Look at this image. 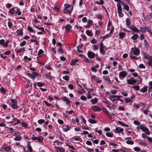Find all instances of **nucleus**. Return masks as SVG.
Wrapping results in <instances>:
<instances>
[{
	"mask_svg": "<svg viewBox=\"0 0 152 152\" xmlns=\"http://www.w3.org/2000/svg\"><path fill=\"white\" fill-rule=\"evenodd\" d=\"M97 42V41L95 38L92 39L91 40V43L92 44H95Z\"/></svg>",
	"mask_w": 152,
	"mask_h": 152,
	"instance_id": "obj_57",
	"label": "nucleus"
},
{
	"mask_svg": "<svg viewBox=\"0 0 152 152\" xmlns=\"http://www.w3.org/2000/svg\"><path fill=\"white\" fill-rule=\"evenodd\" d=\"M44 52L43 50L42 49H40L38 52V55L39 56H42V54Z\"/></svg>",
	"mask_w": 152,
	"mask_h": 152,
	"instance_id": "obj_46",
	"label": "nucleus"
},
{
	"mask_svg": "<svg viewBox=\"0 0 152 152\" xmlns=\"http://www.w3.org/2000/svg\"><path fill=\"white\" fill-rule=\"evenodd\" d=\"M127 75V73L125 71H123L119 73V77L120 79L123 80Z\"/></svg>",
	"mask_w": 152,
	"mask_h": 152,
	"instance_id": "obj_2",
	"label": "nucleus"
},
{
	"mask_svg": "<svg viewBox=\"0 0 152 152\" xmlns=\"http://www.w3.org/2000/svg\"><path fill=\"white\" fill-rule=\"evenodd\" d=\"M27 75L29 77L31 78L33 80H34L35 78V77L32 74L28 73L27 74Z\"/></svg>",
	"mask_w": 152,
	"mask_h": 152,
	"instance_id": "obj_39",
	"label": "nucleus"
},
{
	"mask_svg": "<svg viewBox=\"0 0 152 152\" xmlns=\"http://www.w3.org/2000/svg\"><path fill=\"white\" fill-rule=\"evenodd\" d=\"M126 22L127 26L129 27L131 24V22L130 19L129 18H127L126 19Z\"/></svg>",
	"mask_w": 152,
	"mask_h": 152,
	"instance_id": "obj_25",
	"label": "nucleus"
},
{
	"mask_svg": "<svg viewBox=\"0 0 152 152\" xmlns=\"http://www.w3.org/2000/svg\"><path fill=\"white\" fill-rule=\"evenodd\" d=\"M13 120L15 121L16 122V123L15 124V125H16L20 123L19 120L18 119L16 118H13Z\"/></svg>",
	"mask_w": 152,
	"mask_h": 152,
	"instance_id": "obj_41",
	"label": "nucleus"
},
{
	"mask_svg": "<svg viewBox=\"0 0 152 152\" xmlns=\"http://www.w3.org/2000/svg\"><path fill=\"white\" fill-rule=\"evenodd\" d=\"M10 146H7L6 148H4V150L7 152L10 151Z\"/></svg>",
	"mask_w": 152,
	"mask_h": 152,
	"instance_id": "obj_59",
	"label": "nucleus"
},
{
	"mask_svg": "<svg viewBox=\"0 0 152 152\" xmlns=\"http://www.w3.org/2000/svg\"><path fill=\"white\" fill-rule=\"evenodd\" d=\"M73 7H70L67 8H64V13L68 14L70 13L72 11Z\"/></svg>",
	"mask_w": 152,
	"mask_h": 152,
	"instance_id": "obj_9",
	"label": "nucleus"
},
{
	"mask_svg": "<svg viewBox=\"0 0 152 152\" xmlns=\"http://www.w3.org/2000/svg\"><path fill=\"white\" fill-rule=\"evenodd\" d=\"M0 91L2 93H5V89L4 88L2 87L0 89Z\"/></svg>",
	"mask_w": 152,
	"mask_h": 152,
	"instance_id": "obj_61",
	"label": "nucleus"
},
{
	"mask_svg": "<svg viewBox=\"0 0 152 152\" xmlns=\"http://www.w3.org/2000/svg\"><path fill=\"white\" fill-rule=\"evenodd\" d=\"M31 139L33 140L36 141L37 142H38L40 143H41L42 142L43 138L42 136H39V137H33L31 138Z\"/></svg>",
	"mask_w": 152,
	"mask_h": 152,
	"instance_id": "obj_3",
	"label": "nucleus"
},
{
	"mask_svg": "<svg viewBox=\"0 0 152 152\" xmlns=\"http://www.w3.org/2000/svg\"><path fill=\"white\" fill-rule=\"evenodd\" d=\"M148 64L149 66L152 67V59L149 61L148 62Z\"/></svg>",
	"mask_w": 152,
	"mask_h": 152,
	"instance_id": "obj_64",
	"label": "nucleus"
},
{
	"mask_svg": "<svg viewBox=\"0 0 152 152\" xmlns=\"http://www.w3.org/2000/svg\"><path fill=\"white\" fill-rule=\"evenodd\" d=\"M16 15L17 14L19 15L21 14V12L19 11V10L17 9L15 12Z\"/></svg>",
	"mask_w": 152,
	"mask_h": 152,
	"instance_id": "obj_62",
	"label": "nucleus"
},
{
	"mask_svg": "<svg viewBox=\"0 0 152 152\" xmlns=\"http://www.w3.org/2000/svg\"><path fill=\"white\" fill-rule=\"evenodd\" d=\"M117 10L119 16L120 17H122L124 16V14L122 12V7L120 4L117 5Z\"/></svg>",
	"mask_w": 152,
	"mask_h": 152,
	"instance_id": "obj_4",
	"label": "nucleus"
},
{
	"mask_svg": "<svg viewBox=\"0 0 152 152\" xmlns=\"http://www.w3.org/2000/svg\"><path fill=\"white\" fill-rule=\"evenodd\" d=\"M119 96L112 95L110 97V99L111 101H113L114 100H119Z\"/></svg>",
	"mask_w": 152,
	"mask_h": 152,
	"instance_id": "obj_10",
	"label": "nucleus"
},
{
	"mask_svg": "<svg viewBox=\"0 0 152 152\" xmlns=\"http://www.w3.org/2000/svg\"><path fill=\"white\" fill-rule=\"evenodd\" d=\"M87 55L88 57L91 58H94L95 56V54L94 53L91 51H89L88 52Z\"/></svg>",
	"mask_w": 152,
	"mask_h": 152,
	"instance_id": "obj_13",
	"label": "nucleus"
},
{
	"mask_svg": "<svg viewBox=\"0 0 152 152\" xmlns=\"http://www.w3.org/2000/svg\"><path fill=\"white\" fill-rule=\"evenodd\" d=\"M26 42L25 41H23L22 42L20 43V46L23 47L26 44Z\"/></svg>",
	"mask_w": 152,
	"mask_h": 152,
	"instance_id": "obj_58",
	"label": "nucleus"
},
{
	"mask_svg": "<svg viewBox=\"0 0 152 152\" xmlns=\"http://www.w3.org/2000/svg\"><path fill=\"white\" fill-rule=\"evenodd\" d=\"M93 23V22L91 20H88L87 22V24L86 25V27L87 28H89L90 26L91 25H92Z\"/></svg>",
	"mask_w": 152,
	"mask_h": 152,
	"instance_id": "obj_26",
	"label": "nucleus"
},
{
	"mask_svg": "<svg viewBox=\"0 0 152 152\" xmlns=\"http://www.w3.org/2000/svg\"><path fill=\"white\" fill-rule=\"evenodd\" d=\"M19 133L18 132H16L14 135H17V136L14 138V140L15 141H20L21 139V137L19 135Z\"/></svg>",
	"mask_w": 152,
	"mask_h": 152,
	"instance_id": "obj_12",
	"label": "nucleus"
},
{
	"mask_svg": "<svg viewBox=\"0 0 152 152\" xmlns=\"http://www.w3.org/2000/svg\"><path fill=\"white\" fill-rule=\"evenodd\" d=\"M91 78L92 80H94L98 83H101V80H99V78L95 76H92Z\"/></svg>",
	"mask_w": 152,
	"mask_h": 152,
	"instance_id": "obj_14",
	"label": "nucleus"
},
{
	"mask_svg": "<svg viewBox=\"0 0 152 152\" xmlns=\"http://www.w3.org/2000/svg\"><path fill=\"white\" fill-rule=\"evenodd\" d=\"M68 88L71 90H73V89L74 86L71 84H69L68 85Z\"/></svg>",
	"mask_w": 152,
	"mask_h": 152,
	"instance_id": "obj_63",
	"label": "nucleus"
},
{
	"mask_svg": "<svg viewBox=\"0 0 152 152\" xmlns=\"http://www.w3.org/2000/svg\"><path fill=\"white\" fill-rule=\"evenodd\" d=\"M106 135L107 136L110 137H112L113 136V134H111L110 132H107L106 134Z\"/></svg>",
	"mask_w": 152,
	"mask_h": 152,
	"instance_id": "obj_47",
	"label": "nucleus"
},
{
	"mask_svg": "<svg viewBox=\"0 0 152 152\" xmlns=\"http://www.w3.org/2000/svg\"><path fill=\"white\" fill-rule=\"evenodd\" d=\"M103 112L106 114L108 117L110 118L111 117V115L110 114L109 112L106 109L104 108L103 109Z\"/></svg>",
	"mask_w": 152,
	"mask_h": 152,
	"instance_id": "obj_21",
	"label": "nucleus"
},
{
	"mask_svg": "<svg viewBox=\"0 0 152 152\" xmlns=\"http://www.w3.org/2000/svg\"><path fill=\"white\" fill-rule=\"evenodd\" d=\"M27 146L28 149L29 150L30 152H32L33 150L30 144L28 142V143Z\"/></svg>",
	"mask_w": 152,
	"mask_h": 152,
	"instance_id": "obj_34",
	"label": "nucleus"
},
{
	"mask_svg": "<svg viewBox=\"0 0 152 152\" xmlns=\"http://www.w3.org/2000/svg\"><path fill=\"white\" fill-rule=\"evenodd\" d=\"M92 110L94 112L96 111H100L101 110V108L98 106H94L92 107Z\"/></svg>",
	"mask_w": 152,
	"mask_h": 152,
	"instance_id": "obj_18",
	"label": "nucleus"
},
{
	"mask_svg": "<svg viewBox=\"0 0 152 152\" xmlns=\"http://www.w3.org/2000/svg\"><path fill=\"white\" fill-rule=\"evenodd\" d=\"M88 121L92 124H95L96 123V121L94 119L90 118L88 119Z\"/></svg>",
	"mask_w": 152,
	"mask_h": 152,
	"instance_id": "obj_35",
	"label": "nucleus"
},
{
	"mask_svg": "<svg viewBox=\"0 0 152 152\" xmlns=\"http://www.w3.org/2000/svg\"><path fill=\"white\" fill-rule=\"evenodd\" d=\"M123 8L126 10L127 11H129V7L126 3L122 2H121Z\"/></svg>",
	"mask_w": 152,
	"mask_h": 152,
	"instance_id": "obj_15",
	"label": "nucleus"
},
{
	"mask_svg": "<svg viewBox=\"0 0 152 152\" xmlns=\"http://www.w3.org/2000/svg\"><path fill=\"white\" fill-rule=\"evenodd\" d=\"M57 151H58L60 152H64L65 151V150L63 148H61L58 147H55Z\"/></svg>",
	"mask_w": 152,
	"mask_h": 152,
	"instance_id": "obj_23",
	"label": "nucleus"
},
{
	"mask_svg": "<svg viewBox=\"0 0 152 152\" xmlns=\"http://www.w3.org/2000/svg\"><path fill=\"white\" fill-rule=\"evenodd\" d=\"M123 131V129L122 128L120 127H116L115 128V132L116 133H119L120 132H121Z\"/></svg>",
	"mask_w": 152,
	"mask_h": 152,
	"instance_id": "obj_17",
	"label": "nucleus"
},
{
	"mask_svg": "<svg viewBox=\"0 0 152 152\" xmlns=\"http://www.w3.org/2000/svg\"><path fill=\"white\" fill-rule=\"evenodd\" d=\"M15 12L16 11L14 10V7L9 10V13L11 14H14L15 13Z\"/></svg>",
	"mask_w": 152,
	"mask_h": 152,
	"instance_id": "obj_32",
	"label": "nucleus"
},
{
	"mask_svg": "<svg viewBox=\"0 0 152 152\" xmlns=\"http://www.w3.org/2000/svg\"><path fill=\"white\" fill-rule=\"evenodd\" d=\"M9 42V41L7 40L6 42L5 43L4 42L3 47L5 48L7 47L8 46V44Z\"/></svg>",
	"mask_w": 152,
	"mask_h": 152,
	"instance_id": "obj_56",
	"label": "nucleus"
},
{
	"mask_svg": "<svg viewBox=\"0 0 152 152\" xmlns=\"http://www.w3.org/2000/svg\"><path fill=\"white\" fill-rule=\"evenodd\" d=\"M138 38V35L137 34H134L132 37V38L134 40Z\"/></svg>",
	"mask_w": 152,
	"mask_h": 152,
	"instance_id": "obj_43",
	"label": "nucleus"
},
{
	"mask_svg": "<svg viewBox=\"0 0 152 152\" xmlns=\"http://www.w3.org/2000/svg\"><path fill=\"white\" fill-rule=\"evenodd\" d=\"M134 150L136 151L139 152L141 150V149L138 147H136L134 148Z\"/></svg>",
	"mask_w": 152,
	"mask_h": 152,
	"instance_id": "obj_44",
	"label": "nucleus"
},
{
	"mask_svg": "<svg viewBox=\"0 0 152 152\" xmlns=\"http://www.w3.org/2000/svg\"><path fill=\"white\" fill-rule=\"evenodd\" d=\"M140 54L139 49L136 47L131 48V51L129 53V56L131 59H137V57L134 55L137 56Z\"/></svg>",
	"mask_w": 152,
	"mask_h": 152,
	"instance_id": "obj_1",
	"label": "nucleus"
},
{
	"mask_svg": "<svg viewBox=\"0 0 152 152\" xmlns=\"http://www.w3.org/2000/svg\"><path fill=\"white\" fill-rule=\"evenodd\" d=\"M92 48L94 50H97L99 48V46L98 45H93Z\"/></svg>",
	"mask_w": 152,
	"mask_h": 152,
	"instance_id": "obj_38",
	"label": "nucleus"
},
{
	"mask_svg": "<svg viewBox=\"0 0 152 152\" xmlns=\"http://www.w3.org/2000/svg\"><path fill=\"white\" fill-rule=\"evenodd\" d=\"M132 87L133 88L137 91H139L140 90V87L138 85H137L136 86H133Z\"/></svg>",
	"mask_w": 152,
	"mask_h": 152,
	"instance_id": "obj_49",
	"label": "nucleus"
},
{
	"mask_svg": "<svg viewBox=\"0 0 152 152\" xmlns=\"http://www.w3.org/2000/svg\"><path fill=\"white\" fill-rule=\"evenodd\" d=\"M127 82L129 85H132L137 83V80L134 79L133 77H131L129 79H127Z\"/></svg>",
	"mask_w": 152,
	"mask_h": 152,
	"instance_id": "obj_5",
	"label": "nucleus"
},
{
	"mask_svg": "<svg viewBox=\"0 0 152 152\" xmlns=\"http://www.w3.org/2000/svg\"><path fill=\"white\" fill-rule=\"evenodd\" d=\"M69 77H70L69 76L67 75H65L64 76H63L62 77V78L63 79H64V80H65L68 81L69 80Z\"/></svg>",
	"mask_w": 152,
	"mask_h": 152,
	"instance_id": "obj_40",
	"label": "nucleus"
},
{
	"mask_svg": "<svg viewBox=\"0 0 152 152\" xmlns=\"http://www.w3.org/2000/svg\"><path fill=\"white\" fill-rule=\"evenodd\" d=\"M100 52L102 54H105V50L104 48H106V47L104 46L102 42H101L100 43Z\"/></svg>",
	"mask_w": 152,
	"mask_h": 152,
	"instance_id": "obj_7",
	"label": "nucleus"
},
{
	"mask_svg": "<svg viewBox=\"0 0 152 152\" xmlns=\"http://www.w3.org/2000/svg\"><path fill=\"white\" fill-rule=\"evenodd\" d=\"M62 99L65 102H66L67 104L69 103L70 102V101L68 100V99L65 97H63Z\"/></svg>",
	"mask_w": 152,
	"mask_h": 152,
	"instance_id": "obj_36",
	"label": "nucleus"
},
{
	"mask_svg": "<svg viewBox=\"0 0 152 152\" xmlns=\"http://www.w3.org/2000/svg\"><path fill=\"white\" fill-rule=\"evenodd\" d=\"M63 127H62L63 129V130L65 132H66L70 130V129L71 128L70 127H69L67 125H66V126H63Z\"/></svg>",
	"mask_w": 152,
	"mask_h": 152,
	"instance_id": "obj_20",
	"label": "nucleus"
},
{
	"mask_svg": "<svg viewBox=\"0 0 152 152\" xmlns=\"http://www.w3.org/2000/svg\"><path fill=\"white\" fill-rule=\"evenodd\" d=\"M147 86H145L142 88L140 90V91L142 93H145L147 91Z\"/></svg>",
	"mask_w": 152,
	"mask_h": 152,
	"instance_id": "obj_22",
	"label": "nucleus"
},
{
	"mask_svg": "<svg viewBox=\"0 0 152 152\" xmlns=\"http://www.w3.org/2000/svg\"><path fill=\"white\" fill-rule=\"evenodd\" d=\"M37 85L39 87H40L42 86L43 85H45V84L41 82H38L37 83Z\"/></svg>",
	"mask_w": 152,
	"mask_h": 152,
	"instance_id": "obj_52",
	"label": "nucleus"
},
{
	"mask_svg": "<svg viewBox=\"0 0 152 152\" xmlns=\"http://www.w3.org/2000/svg\"><path fill=\"white\" fill-rule=\"evenodd\" d=\"M140 38L141 40H144L145 39V38L144 37V34H140Z\"/></svg>",
	"mask_w": 152,
	"mask_h": 152,
	"instance_id": "obj_53",
	"label": "nucleus"
},
{
	"mask_svg": "<svg viewBox=\"0 0 152 152\" xmlns=\"http://www.w3.org/2000/svg\"><path fill=\"white\" fill-rule=\"evenodd\" d=\"M144 47L146 48H147L149 46V44L145 39H144Z\"/></svg>",
	"mask_w": 152,
	"mask_h": 152,
	"instance_id": "obj_30",
	"label": "nucleus"
},
{
	"mask_svg": "<svg viewBox=\"0 0 152 152\" xmlns=\"http://www.w3.org/2000/svg\"><path fill=\"white\" fill-rule=\"evenodd\" d=\"M125 35V34L123 32H120L118 33V35L119 36V38L121 39H123Z\"/></svg>",
	"mask_w": 152,
	"mask_h": 152,
	"instance_id": "obj_24",
	"label": "nucleus"
},
{
	"mask_svg": "<svg viewBox=\"0 0 152 152\" xmlns=\"http://www.w3.org/2000/svg\"><path fill=\"white\" fill-rule=\"evenodd\" d=\"M27 29L28 30V31H30L31 32H35L32 29V28H31V27H30V26H28V28H27Z\"/></svg>",
	"mask_w": 152,
	"mask_h": 152,
	"instance_id": "obj_50",
	"label": "nucleus"
},
{
	"mask_svg": "<svg viewBox=\"0 0 152 152\" xmlns=\"http://www.w3.org/2000/svg\"><path fill=\"white\" fill-rule=\"evenodd\" d=\"M95 3L99 5H102L104 4V1L103 0H100L99 2L96 1L95 2Z\"/></svg>",
	"mask_w": 152,
	"mask_h": 152,
	"instance_id": "obj_37",
	"label": "nucleus"
},
{
	"mask_svg": "<svg viewBox=\"0 0 152 152\" xmlns=\"http://www.w3.org/2000/svg\"><path fill=\"white\" fill-rule=\"evenodd\" d=\"M11 102L12 104H11V106L13 108L17 109L18 106L17 105V102L16 100L14 99H12L11 100Z\"/></svg>",
	"mask_w": 152,
	"mask_h": 152,
	"instance_id": "obj_8",
	"label": "nucleus"
},
{
	"mask_svg": "<svg viewBox=\"0 0 152 152\" xmlns=\"http://www.w3.org/2000/svg\"><path fill=\"white\" fill-rule=\"evenodd\" d=\"M23 30L22 29L18 30L16 31V33L18 35H22L23 34Z\"/></svg>",
	"mask_w": 152,
	"mask_h": 152,
	"instance_id": "obj_27",
	"label": "nucleus"
},
{
	"mask_svg": "<svg viewBox=\"0 0 152 152\" xmlns=\"http://www.w3.org/2000/svg\"><path fill=\"white\" fill-rule=\"evenodd\" d=\"M138 67L140 68L143 69H145V66L142 64H140L139 65Z\"/></svg>",
	"mask_w": 152,
	"mask_h": 152,
	"instance_id": "obj_51",
	"label": "nucleus"
},
{
	"mask_svg": "<svg viewBox=\"0 0 152 152\" xmlns=\"http://www.w3.org/2000/svg\"><path fill=\"white\" fill-rule=\"evenodd\" d=\"M85 89L86 90L88 91V94H91V93L93 91V89L92 88H86Z\"/></svg>",
	"mask_w": 152,
	"mask_h": 152,
	"instance_id": "obj_31",
	"label": "nucleus"
},
{
	"mask_svg": "<svg viewBox=\"0 0 152 152\" xmlns=\"http://www.w3.org/2000/svg\"><path fill=\"white\" fill-rule=\"evenodd\" d=\"M126 143L128 144L133 145L134 142L133 141L128 140L126 141Z\"/></svg>",
	"mask_w": 152,
	"mask_h": 152,
	"instance_id": "obj_55",
	"label": "nucleus"
},
{
	"mask_svg": "<svg viewBox=\"0 0 152 152\" xmlns=\"http://www.w3.org/2000/svg\"><path fill=\"white\" fill-rule=\"evenodd\" d=\"M135 109H137L140 107V105L138 104L134 103L133 105Z\"/></svg>",
	"mask_w": 152,
	"mask_h": 152,
	"instance_id": "obj_48",
	"label": "nucleus"
},
{
	"mask_svg": "<svg viewBox=\"0 0 152 152\" xmlns=\"http://www.w3.org/2000/svg\"><path fill=\"white\" fill-rule=\"evenodd\" d=\"M126 102L127 103H131L132 102V100L130 99L129 98H126L125 99Z\"/></svg>",
	"mask_w": 152,
	"mask_h": 152,
	"instance_id": "obj_45",
	"label": "nucleus"
},
{
	"mask_svg": "<svg viewBox=\"0 0 152 152\" xmlns=\"http://www.w3.org/2000/svg\"><path fill=\"white\" fill-rule=\"evenodd\" d=\"M70 7H72L68 4H66L64 5V8H70Z\"/></svg>",
	"mask_w": 152,
	"mask_h": 152,
	"instance_id": "obj_54",
	"label": "nucleus"
},
{
	"mask_svg": "<svg viewBox=\"0 0 152 152\" xmlns=\"http://www.w3.org/2000/svg\"><path fill=\"white\" fill-rule=\"evenodd\" d=\"M143 55L144 58H145L149 60L152 59V56H150L148 54L145 53H144Z\"/></svg>",
	"mask_w": 152,
	"mask_h": 152,
	"instance_id": "obj_16",
	"label": "nucleus"
},
{
	"mask_svg": "<svg viewBox=\"0 0 152 152\" xmlns=\"http://www.w3.org/2000/svg\"><path fill=\"white\" fill-rule=\"evenodd\" d=\"M150 28L148 27H145L144 28H140V31L142 33H145L146 31L150 32Z\"/></svg>",
	"mask_w": 152,
	"mask_h": 152,
	"instance_id": "obj_11",
	"label": "nucleus"
},
{
	"mask_svg": "<svg viewBox=\"0 0 152 152\" xmlns=\"http://www.w3.org/2000/svg\"><path fill=\"white\" fill-rule=\"evenodd\" d=\"M130 29H131L133 31L136 32L138 33L139 32V30L136 27H134L132 26H130L129 27Z\"/></svg>",
	"mask_w": 152,
	"mask_h": 152,
	"instance_id": "obj_19",
	"label": "nucleus"
},
{
	"mask_svg": "<svg viewBox=\"0 0 152 152\" xmlns=\"http://www.w3.org/2000/svg\"><path fill=\"white\" fill-rule=\"evenodd\" d=\"M49 74H50V73H49L48 74V73L46 74L45 76L47 78H48V79L50 80H51L52 78L50 76V75Z\"/></svg>",
	"mask_w": 152,
	"mask_h": 152,
	"instance_id": "obj_42",
	"label": "nucleus"
},
{
	"mask_svg": "<svg viewBox=\"0 0 152 152\" xmlns=\"http://www.w3.org/2000/svg\"><path fill=\"white\" fill-rule=\"evenodd\" d=\"M71 27H72L69 24L66 25L65 27V29L66 31H69L70 30V28H71Z\"/></svg>",
	"mask_w": 152,
	"mask_h": 152,
	"instance_id": "obj_28",
	"label": "nucleus"
},
{
	"mask_svg": "<svg viewBox=\"0 0 152 152\" xmlns=\"http://www.w3.org/2000/svg\"><path fill=\"white\" fill-rule=\"evenodd\" d=\"M141 129L144 132H145L146 134H149L150 133V132L149 131L148 129L144 126L143 124H141L140 126Z\"/></svg>",
	"mask_w": 152,
	"mask_h": 152,
	"instance_id": "obj_6",
	"label": "nucleus"
},
{
	"mask_svg": "<svg viewBox=\"0 0 152 152\" xmlns=\"http://www.w3.org/2000/svg\"><path fill=\"white\" fill-rule=\"evenodd\" d=\"M103 78L105 80L108 81L109 83H110L111 82V81L110 80L109 77L108 76H103Z\"/></svg>",
	"mask_w": 152,
	"mask_h": 152,
	"instance_id": "obj_29",
	"label": "nucleus"
},
{
	"mask_svg": "<svg viewBox=\"0 0 152 152\" xmlns=\"http://www.w3.org/2000/svg\"><path fill=\"white\" fill-rule=\"evenodd\" d=\"M98 99L96 98H94V99H91V102L93 104H95L97 102Z\"/></svg>",
	"mask_w": 152,
	"mask_h": 152,
	"instance_id": "obj_33",
	"label": "nucleus"
},
{
	"mask_svg": "<svg viewBox=\"0 0 152 152\" xmlns=\"http://www.w3.org/2000/svg\"><path fill=\"white\" fill-rule=\"evenodd\" d=\"M45 122V120L44 119H40L38 120V122L39 124H42Z\"/></svg>",
	"mask_w": 152,
	"mask_h": 152,
	"instance_id": "obj_60",
	"label": "nucleus"
}]
</instances>
